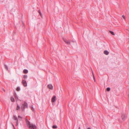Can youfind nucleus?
<instances>
[{
    "instance_id": "nucleus-2",
    "label": "nucleus",
    "mask_w": 129,
    "mask_h": 129,
    "mask_svg": "<svg viewBox=\"0 0 129 129\" xmlns=\"http://www.w3.org/2000/svg\"><path fill=\"white\" fill-rule=\"evenodd\" d=\"M21 108L22 110H24L25 108H27L28 106L26 102H24V104H22Z\"/></svg>"
},
{
    "instance_id": "nucleus-6",
    "label": "nucleus",
    "mask_w": 129,
    "mask_h": 129,
    "mask_svg": "<svg viewBox=\"0 0 129 129\" xmlns=\"http://www.w3.org/2000/svg\"><path fill=\"white\" fill-rule=\"evenodd\" d=\"M56 96L55 95H54L52 98L51 101L52 102H54L56 101Z\"/></svg>"
},
{
    "instance_id": "nucleus-9",
    "label": "nucleus",
    "mask_w": 129,
    "mask_h": 129,
    "mask_svg": "<svg viewBox=\"0 0 129 129\" xmlns=\"http://www.w3.org/2000/svg\"><path fill=\"white\" fill-rule=\"evenodd\" d=\"M104 53L106 55H108L109 54V52L107 50H105L104 52Z\"/></svg>"
},
{
    "instance_id": "nucleus-1",
    "label": "nucleus",
    "mask_w": 129,
    "mask_h": 129,
    "mask_svg": "<svg viewBox=\"0 0 129 129\" xmlns=\"http://www.w3.org/2000/svg\"><path fill=\"white\" fill-rule=\"evenodd\" d=\"M26 123L30 129H36V126L35 125H33V124H31L29 121L26 122Z\"/></svg>"
},
{
    "instance_id": "nucleus-27",
    "label": "nucleus",
    "mask_w": 129,
    "mask_h": 129,
    "mask_svg": "<svg viewBox=\"0 0 129 129\" xmlns=\"http://www.w3.org/2000/svg\"><path fill=\"white\" fill-rule=\"evenodd\" d=\"M40 14V15L42 17V15L41 14H41Z\"/></svg>"
},
{
    "instance_id": "nucleus-10",
    "label": "nucleus",
    "mask_w": 129,
    "mask_h": 129,
    "mask_svg": "<svg viewBox=\"0 0 129 129\" xmlns=\"http://www.w3.org/2000/svg\"><path fill=\"white\" fill-rule=\"evenodd\" d=\"M28 72V71L26 69H24L23 71V73L24 74H27Z\"/></svg>"
},
{
    "instance_id": "nucleus-11",
    "label": "nucleus",
    "mask_w": 129,
    "mask_h": 129,
    "mask_svg": "<svg viewBox=\"0 0 129 129\" xmlns=\"http://www.w3.org/2000/svg\"><path fill=\"white\" fill-rule=\"evenodd\" d=\"M15 97V99L17 101L18 100V98L17 97V96L16 95V93H15L14 94Z\"/></svg>"
},
{
    "instance_id": "nucleus-29",
    "label": "nucleus",
    "mask_w": 129,
    "mask_h": 129,
    "mask_svg": "<svg viewBox=\"0 0 129 129\" xmlns=\"http://www.w3.org/2000/svg\"><path fill=\"white\" fill-rule=\"evenodd\" d=\"M87 129H91V128L90 127H88L87 128Z\"/></svg>"
},
{
    "instance_id": "nucleus-3",
    "label": "nucleus",
    "mask_w": 129,
    "mask_h": 129,
    "mask_svg": "<svg viewBox=\"0 0 129 129\" xmlns=\"http://www.w3.org/2000/svg\"><path fill=\"white\" fill-rule=\"evenodd\" d=\"M63 40L67 44L70 45V44L71 42H75V41H71L70 40H67L66 39L64 38H63Z\"/></svg>"
},
{
    "instance_id": "nucleus-23",
    "label": "nucleus",
    "mask_w": 129,
    "mask_h": 129,
    "mask_svg": "<svg viewBox=\"0 0 129 129\" xmlns=\"http://www.w3.org/2000/svg\"><path fill=\"white\" fill-rule=\"evenodd\" d=\"M31 110H32V111H34V109L33 108V107H31Z\"/></svg>"
},
{
    "instance_id": "nucleus-28",
    "label": "nucleus",
    "mask_w": 129,
    "mask_h": 129,
    "mask_svg": "<svg viewBox=\"0 0 129 129\" xmlns=\"http://www.w3.org/2000/svg\"><path fill=\"white\" fill-rule=\"evenodd\" d=\"M3 90L4 91V92H5V90L4 88H3Z\"/></svg>"
},
{
    "instance_id": "nucleus-26",
    "label": "nucleus",
    "mask_w": 129,
    "mask_h": 129,
    "mask_svg": "<svg viewBox=\"0 0 129 129\" xmlns=\"http://www.w3.org/2000/svg\"><path fill=\"white\" fill-rule=\"evenodd\" d=\"M25 120H26V122H27V121H28V119H27V118L26 117V119H25Z\"/></svg>"
},
{
    "instance_id": "nucleus-30",
    "label": "nucleus",
    "mask_w": 129,
    "mask_h": 129,
    "mask_svg": "<svg viewBox=\"0 0 129 129\" xmlns=\"http://www.w3.org/2000/svg\"><path fill=\"white\" fill-rule=\"evenodd\" d=\"M13 127H14V129H15V127L14 126Z\"/></svg>"
},
{
    "instance_id": "nucleus-16",
    "label": "nucleus",
    "mask_w": 129,
    "mask_h": 129,
    "mask_svg": "<svg viewBox=\"0 0 129 129\" xmlns=\"http://www.w3.org/2000/svg\"><path fill=\"white\" fill-rule=\"evenodd\" d=\"M110 33L112 35H114L115 34H114V33L112 31H109Z\"/></svg>"
},
{
    "instance_id": "nucleus-17",
    "label": "nucleus",
    "mask_w": 129,
    "mask_h": 129,
    "mask_svg": "<svg viewBox=\"0 0 129 129\" xmlns=\"http://www.w3.org/2000/svg\"><path fill=\"white\" fill-rule=\"evenodd\" d=\"M20 109V107L18 105H17V108H16L17 110H18Z\"/></svg>"
},
{
    "instance_id": "nucleus-20",
    "label": "nucleus",
    "mask_w": 129,
    "mask_h": 129,
    "mask_svg": "<svg viewBox=\"0 0 129 129\" xmlns=\"http://www.w3.org/2000/svg\"><path fill=\"white\" fill-rule=\"evenodd\" d=\"M27 77V76L26 75H25L23 76V78L24 79H26Z\"/></svg>"
},
{
    "instance_id": "nucleus-22",
    "label": "nucleus",
    "mask_w": 129,
    "mask_h": 129,
    "mask_svg": "<svg viewBox=\"0 0 129 129\" xmlns=\"http://www.w3.org/2000/svg\"><path fill=\"white\" fill-rule=\"evenodd\" d=\"M122 17H123V18L124 19V20H125V16H124V15H122Z\"/></svg>"
},
{
    "instance_id": "nucleus-32",
    "label": "nucleus",
    "mask_w": 129,
    "mask_h": 129,
    "mask_svg": "<svg viewBox=\"0 0 129 129\" xmlns=\"http://www.w3.org/2000/svg\"><path fill=\"white\" fill-rule=\"evenodd\" d=\"M80 127H79V129H80Z\"/></svg>"
},
{
    "instance_id": "nucleus-18",
    "label": "nucleus",
    "mask_w": 129,
    "mask_h": 129,
    "mask_svg": "<svg viewBox=\"0 0 129 129\" xmlns=\"http://www.w3.org/2000/svg\"><path fill=\"white\" fill-rule=\"evenodd\" d=\"M110 89V88L109 87H108L106 89V90L108 91H109Z\"/></svg>"
},
{
    "instance_id": "nucleus-21",
    "label": "nucleus",
    "mask_w": 129,
    "mask_h": 129,
    "mask_svg": "<svg viewBox=\"0 0 129 129\" xmlns=\"http://www.w3.org/2000/svg\"><path fill=\"white\" fill-rule=\"evenodd\" d=\"M93 77L94 82H95L96 81L94 74H93Z\"/></svg>"
},
{
    "instance_id": "nucleus-12",
    "label": "nucleus",
    "mask_w": 129,
    "mask_h": 129,
    "mask_svg": "<svg viewBox=\"0 0 129 129\" xmlns=\"http://www.w3.org/2000/svg\"><path fill=\"white\" fill-rule=\"evenodd\" d=\"M11 100L12 102H15V100L14 98L13 97H11Z\"/></svg>"
},
{
    "instance_id": "nucleus-13",
    "label": "nucleus",
    "mask_w": 129,
    "mask_h": 129,
    "mask_svg": "<svg viewBox=\"0 0 129 129\" xmlns=\"http://www.w3.org/2000/svg\"><path fill=\"white\" fill-rule=\"evenodd\" d=\"M18 118L19 120L21 121L22 120V118L20 116H18Z\"/></svg>"
},
{
    "instance_id": "nucleus-24",
    "label": "nucleus",
    "mask_w": 129,
    "mask_h": 129,
    "mask_svg": "<svg viewBox=\"0 0 129 129\" xmlns=\"http://www.w3.org/2000/svg\"><path fill=\"white\" fill-rule=\"evenodd\" d=\"M91 70L92 72V75H93V74H94V73H93V71L92 70L91 68Z\"/></svg>"
},
{
    "instance_id": "nucleus-14",
    "label": "nucleus",
    "mask_w": 129,
    "mask_h": 129,
    "mask_svg": "<svg viewBox=\"0 0 129 129\" xmlns=\"http://www.w3.org/2000/svg\"><path fill=\"white\" fill-rule=\"evenodd\" d=\"M5 68L6 69L7 71L8 70V67L5 64L4 65Z\"/></svg>"
},
{
    "instance_id": "nucleus-8",
    "label": "nucleus",
    "mask_w": 129,
    "mask_h": 129,
    "mask_svg": "<svg viewBox=\"0 0 129 129\" xmlns=\"http://www.w3.org/2000/svg\"><path fill=\"white\" fill-rule=\"evenodd\" d=\"M48 88L52 90L53 89V86L52 84H49L47 85Z\"/></svg>"
},
{
    "instance_id": "nucleus-15",
    "label": "nucleus",
    "mask_w": 129,
    "mask_h": 129,
    "mask_svg": "<svg viewBox=\"0 0 129 129\" xmlns=\"http://www.w3.org/2000/svg\"><path fill=\"white\" fill-rule=\"evenodd\" d=\"M16 90L18 91H19L20 90V87H17L16 89Z\"/></svg>"
},
{
    "instance_id": "nucleus-5",
    "label": "nucleus",
    "mask_w": 129,
    "mask_h": 129,
    "mask_svg": "<svg viewBox=\"0 0 129 129\" xmlns=\"http://www.w3.org/2000/svg\"><path fill=\"white\" fill-rule=\"evenodd\" d=\"M121 119L123 121H124L126 118V114L125 113L122 114L121 116Z\"/></svg>"
},
{
    "instance_id": "nucleus-31",
    "label": "nucleus",
    "mask_w": 129,
    "mask_h": 129,
    "mask_svg": "<svg viewBox=\"0 0 129 129\" xmlns=\"http://www.w3.org/2000/svg\"><path fill=\"white\" fill-rule=\"evenodd\" d=\"M12 125L13 126V127L14 126V125L13 124H12Z\"/></svg>"
},
{
    "instance_id": "nucleus-33",
    "label": "nucleus",
    "mask_w": 129,
    "mask_h": 129,
    "mask_svg": "<svg viewBox=\"0 0 129 129\" xmlns=\"http://www.w3.org/2000/svg\"><path fill=\"white\" fill-rule=\"evenodd\" d=\"M71 1H72V0H71Z\"/></svg>"
},
{
    "instance_id": "nucleus-7",
    "label": "nucleus",
    "mask_w": 129,
    "mask_h": 129,
    "mask_svg": "<svg viewBox=\"0 0 129 129\" xmlns=\"http://www.w3.org/2000/svg\"><path fill=\"white\" fill-rule=\"evenodd\" d=\"M22 83L23 85L25 86L26 87L27 86V84L26 82V81L25 80H23L22 81Z\"/></svg>"
},
{
    "instance_id": "nucleus-4",
    "label": "nucleus",
    "mask_w": 129,
    "mask_h": 129,
    "mask_svg": "<svg viewBox=\"0 0 129 129\" xmlns=\"http://www.w3.org/2000/svg\"><path fill=\"white\" fill-rule=\"evenodd\" d=\"M13 119L15 120H16V125L18 126V120L17 117L15 115H13Z\"/></svg>"
},
{
    "instance_id": "nucleus-25",
    "label": "nucleus",
    "mask_w": 129,
    "mask_h": 129,
    "mask_svg": "<svg viewBox=\"0 0 129 129\" xmlns=\"http://www.w3.org/2000/svg\"><path fill=\"white\" fill-rule=\"evenodd\" d=\"M38 12H39V14L41 13L40 11V10H39Z\"/></svg>"
},
{
    "instance_id": "nucleus-19",
    "label": "nucleus",
    "mask_w": 129,
    "mask_h": 129,
    "mask_svg": "<svg viewBox=\"0 0 129 129\" xmlns=\"http://www.w3.org/2000/svg\"><path fill=\"white\" fill-rule=\"evenodd\" d=\"M57 127L56 125H54L52 126V128H57Z\"/></svg>"
}]
</instances>
